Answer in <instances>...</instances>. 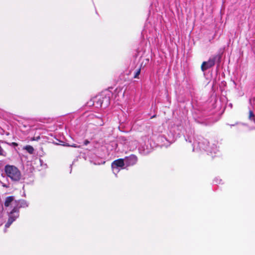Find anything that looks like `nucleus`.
Wrapping results in <instances>:
<instances>
[{
	"mask_svg": "<svg viewBox=\"0 0 255 255\" xmlns=\"http://www.w3.org/2000/svg\"><path fill=\"white\" fill-rule=\"evenodd\" d=\"M19 204H17L14 208H13L8 213V218L6 223L5 224L6 228H9L11 224L19 216V209L26 208V204L23 201L18 202Z\"/></svg>",
	"mask_w": 255,
	"mask_h": 255,
	"instance_id": "f257e3e1",
	"label": "nucleus"
},
{
	"mask_svg": "<svg viewBox=\"0 0 255 255\" xmlns=\"http://www.w3.org/2000/svg\"><path fill=\"white\" fill-rule=\"evenodd\" d=\"M5 172L12 180L18 181L21 178V173L19 169L13 165H6L4 167Z\"/></svg>",
	"mask_w": 255,
	"mask_h": 255,
	"instance_id": "f03ea898",
	"label": "nucleus"
},
{
	"mask_svg": "<svg viewBox=\"0 0 255 255\" xmlns=\"http://www.w3.org/2000/svg\"><path fill=\"white\" fill-rule=\"evenodd\" d=\"M221 59V55L220 54H217L210 57L208 61H204L201 66V69L202 71H205L206 70L213 67L215 62L217 61L220 63Z\"/></svg>",
	"mask_w": 255,
	"mask_h": 255,
	"instance_id": "7ed1b4c3",
	"label": "nucleus"
},
{
	"mask_svg": "<svg viewBox=\"0 0 255 255\" xmlns=\"http://www.w3.org/2000/svg\"><path fill=\"white\" fill-rule=\"evenodd\" d=\"M94 103L96 105L97 107H101L104 106L105 107H106L110 105V97L103 94L98 95L95 98Z\"/></svg>",
	"mask_w": 255,
	"mask_h": 255,
	"instance_id": "20e7f679",
	"label": "nucleus"
},
{
	"mask_svg": "<svg viewBox=\"0 0 255 255\" xmlns=\"http://www.w3.org/2000/svg\"><path fill=\"white\" fill-rule=\"evenodd\" d=\"M21 201H23V202H24L25 203V204L26 205V208L28 206V204H27L26 201H25V200H24L23 199H20V200H14V197L13 196H8L5 198V201L4 203V205L5 207H8L10 206V205H11V206H12V209H13L14 208V207L16 206V205L17 204H19L18 202H20Z\"/></svg>",
	"mask_w": 255,
	"mask_h": 255,
	"instance_id": "39448f33",
	"label": "nucleus"
},
{
	"mask_svg": "<svg viewBox=\"0 0 255 255\" xmlns=\"http://www.w3.org/2000/svg\"><path fill=\"white\" fill-rule=\"evenodd\" d=\"M137 161V157L134 155H130L129 156L127 157L126 159V161L128 165H133Z\"/></svg>",
	"mask_w": 255,
	"mask_h": 255,
	"instance_id": "423d86ee",
	"label": "nucleus"
},
{
	"mask_svg": "<svg viewBox=\"0 0 255 255\" xmlns=\"http://www.w3.org/2000/svg\"><path fill=\"white\" fill-rule=\"evenodd\" d=\"M125 165L124 160L123 159L120 158L113 162L112 163V168L123 167Z\"/></svg>",
	"mask_w": 255,
	"mask_h": 255,
	"instance_id": "0eeeda50",
	"label": "nucleus"
},
{
	"mask_svg": "<svg viewBox=\"0 0 255 255\" xmlns=\"http://www.w3.org/2000/svg\"><path fill=\"white\" fill-rule=\"evenodd\" d=\"M24 149H26V151L30 154H32L34 152V148L31 145H26Z\"/></svg>",
	"mask_w": 255,
	"mask_h": 255,
	"instance_id": "6e6552de",
	"label": "nucleus"
},
{
	"mask_svg": "<svg viewBox=\"0 0 255 255\" xmlns=\"http://www.w3.org/2000/svg\"><path fill=\"white\" fill-rule=\"evenodd\" d=\"M140 72H141V68L140 67L136 70V71L135 73V74L133 76V78H138V76L140 74Z\"/></svg>",
	"mask_w": 255,
	"mask_h": 255,
	"instance_id": "1a4fd4ad",
	"label": "nucleus"
},
{
	"mask_svg": "<svg viewBox=\"0 0 255 255\" xmlns=\"http://www.w3.org/2000/svg\"><path fill=\"white\" fill-rule=\"evenodd\" d=\"M0 155L2 156H6V153L3 151V149L0 145Z\"/></svg>",
	"mask_w": 255,
	"mask_h": 255,
	"instance_id": "9d476101",
	"label": "nucleus"
},
{
	"mask_svg": "<svg viewBox=\"0 0 255 255\" xmlns=\"http://www.w3.org/2000/svg\"><path fill=\"white\" fill-rule=\"evenodd\" d=\"M255 117V115L254 114V113L252 111H250L249 112V119H252V118H254Z\"/></svg>",
	"mask_w": 255,
	"mask_h": 255,
	"instance_id": "9b49d317",
	"label": "nucleus"
},
{
	"mask_svg": "<svg viewBox=\"0 0 255 255\" xmlns=\"http://www.w3.org/2000/svg\"><path fill=\"white\" fill-rule=\"evenodd\" d=\"M65 145L68 146H71V147H76V148H80V147H81L80 145H77L76 144H73L72 145H69L68 144H67Z\"/></svg>",
	"mask_w": 255,
	"mask_h": 255,
	"instance_id": "f8f14e48",
	"label": "nucleus"
},
{
	"mask_svg": "<svg viewBox=\"0 0 255 255\" xmlns=\"http://www.w3.org/2000/svg\"><path fill=\"white\" fill-rule=\"evenodd\" d=\"M40 139V136H34L33 137H32V138L31 139V140H36V141H38V140H39Z\"/></svg>",
	"mask_w": 255,
	"mask_h": 255,
	"instance_id": "ddd939ff",
	"label": "nucleus"
},
{
	"mask_svg": "<svg viewBox=\"0 0 255 255\" xmlns=\"http://www.w3.org/2000/svg\"><path fill=\"white\" fill-rule=\"evenodd\" d=\"M5 143H7V144H8L9 145H13V146H17L18 145V144L17 143L15 142H13L11 143H7L6 142H5Z\"/></svg>",
	"mask_w": 255,
	"mask_h": 255,
	"instance_id": "4468645a",
	"label": "nucleus"
},
{
	"mask_svg": "<svg viewBox=\"0 0 255 255\" xmlns=\"http://www.w3.org/2000/svg\"><path fill=\"white\" fill-rule=\"evenodd\" d=\"M89 143H90V141H89L88 140L86 139V140H85L84 141V145H87L88 144H89Z\"/></svg>",
	"mask_w": 255,
	"mask_h": 255,
	"instance_id": "2eb2a0df",
	"label": "nucleus"
},
{
	"mask_svg": "<svg viewBox=\"0 0 255 255\" xmlns=\"http://www.w3.org/2000/svg\"><path fill=\"white\" fill-rule=\"evenodd\" d=\"M155 116H156L155 115L153 116L152 117V118H155Z\"/></svg>",
	"mask_w": 255,
	"mask_h": 255,
	"instance_id": "dca6fc26",
	"label": "nucleus"
}]
</instances>
